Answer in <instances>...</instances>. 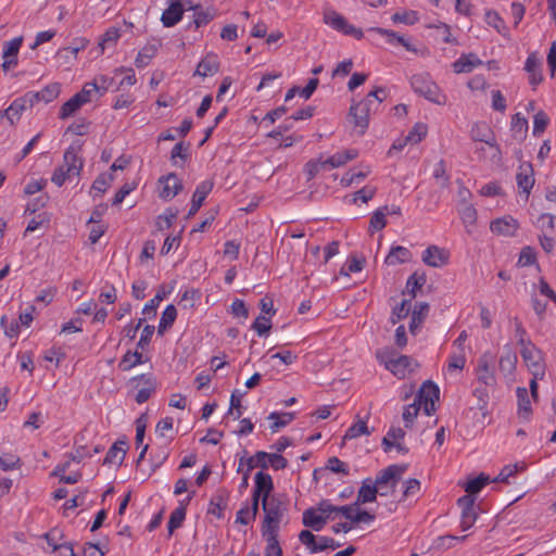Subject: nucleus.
<instances>
[{
    "label": "nucleus",
    "instance_id": "obj_43",
    "mask_svg": "<svg viewBox=\"0 0 556 556\" xmlns=\"http://www.w3.org/2000/svg\"><path fill=\"white\" fill-rule=\"evenodd\" d=\"M535 264H538V262H536V252H535L534 248H532L530 245L523 247L520 251L517 265L520 267H529V266H532ZM536 266H538V269L540 270V266L539 265H536Z\"/></svg>",
    "mask_w": 556,
    "mask_h": 556
},
{
    "label": "nucleus",
    "instance_id": "obj_17",
    "mask_svg": "<svg viewBox=\"0 0 556 556\" xmlns=\"http://www.w3.org/2000/svg\"><path fill=\"white\" fill-rule=\"evenodd\" d=\"M213 186H214V184L212 180H204L197 187V189L192 195V201H191L190 210L188 212V217H191L198 213V211L202 206L205 198L212 191Z\"/></svg>",
    "mask_w": 556,
    "mask_h": 556
},
{
    "label": "nucleus",
    "instance_id": "obj_49",
    "mask_svg": "<svg viewBox=\"0 0 556 556\" xmlns=\"http://www.w3.org/2000/svg\"><path fill=\"white\" fill-rule=\"evenodd\" d=\"M410 311V299H405L392 311L390 321L395 325L400 320L406 318Z\"/></svg>",
    "mask_w": 556,
    "mask_h": 556
},
{
    "label": "nucleus",
    "instance_id": "obj_25",
    "mask_svg": "<svg viewBox=\"0 0 556 556\" xmlns=\"http://www.w3.org/2000/svg\"><path fill=\"white\" fill-rule=\"evenodd\" d=\"M43 536H45L48 545L51 546L53 551H66L70 553V556H78L74 552L72 543H70V542L61 543V544L58 543V541L63 536L62 532L58 528L51 529Z\"/></svg>",
    "mask_w": 556,
    "mask_h": 556
},
{
    "label": "nucleus",
    "instance_id": "obj_29",
    "mask_svg": "<svg viewBox=\"0 0 556 556\" xmlns=\"http://www.w3.org/2000/svg\"><path fill=\"white\" fill-rule=\"evenodd\" d=\"M26 109H30V106L23 97H20L15 99L7 110H4V114L10 124L14 125Z\"/></svg>",
    "mask_w": 556,
    "mask_h": 556
},
{
    "label": "nucleus",
    "instance_id": "obj_20",
    "mask_svg": "<svg viewBox=\"0 0 556 556\" xmlns=\"http://www.w3.org/2000/svg\"><path fill=\"white\" fill-rule=\"evenodd\" d=\"M518 187L527 194L530 193L534 185L533 167L530 163H521L516 176Z\"/></svg>",
    "mask_w": 556,
    "mask_h": 556
},
{
    "label": "nucleus",
    "instance_id": "obj_47",
    "mask_svg": "<svg viewBox=\"0 0 556 556\" xmlns=\"http://www.w3.org/2000/svg\"><path fill=\"white\" fill-rule=\"evenodd\" d=\"M428 127L424 123H416L408 135L405 137V142L416 144L420 142L427 135Z\"/></svg>",
    "mask_w": 556,
    "mask_h": 556
},
{
    "label": "nucleus",
    "instance_id": "obj_62",
    "mask_svg": "<svg viewBox=\"0 0 556 556\" xmlns=\"http://www.w3.org/2000/svg\"><path fill=\"white\" fill-rule=\"evenodd\" d=\"M326 168H327V166H326V163L324 160H321V159L309 160L305 164V173L307 175V179L308 180L313 179L319 173L320 169H326Z\"/></svg>",
    "mask_w": 556,
    "mask_h": 556
},
{
    "label": "nucleus",
    "instance_id": "obj_41",
    "mask_svg": "<svg viewBox=\"0 0 556 556\" xmlns=\"http://www.w3.org/2000/svg\"><path fill=\"white\" fill-rule=\"evenodd\" d=\"M511 131L518 140H522L528 131V121L520 113H516L511 117Z\"/></svg>",
    "mask_w": 556,
    "mask_h": 556
},
{
    "label": "nucleus",
    "instance_id": "obj_64",
    "mask_svg": "<svg viewBox=\"0 0 556 556\" xmlns=\"http://www.w3.org/2000/svg\"><path fill=\"white\" fill-rule=\"evenodd\" d=\"M112 181H113V176L111 174L110 175L101 174L94 179V181L92 184V189L94 191L99 192L100 194H102L106 191V189L110 187Z\"/></svg>",
    "mask_w": 556,
    "mask_h": 556
},
{
    "label": "nucleus",
    "instance_id": "obj_14",
    "mask_svg": "<svg viewBox=\"0 0 556 556\" xmlns=\"http://www.w3.org/2000/svg\"><path fill=\"white\" fill-rule=\"evenodd\" d=\"M450 254L438 245H429L422 253V262L431 267H441L448 262Z\"/></svg>",
    "mask_w": 556,
    "mask_h": 556
},
{
    "label": "nucleus",
    "instance_id": "obj_45",
    "mask_svg": "<svg viewBox=\"0 0 556 556\" xmlns=\"http://www.w3.org/2000/svg\"><path fill=\"white\" fill-rule=\"evenodd\" d=\"M426 275L425 274H412L406 281V291L410 296V300L416 298L417 290L420 289L426 283Z\"/></svg>",
    "mask_w": 556,
    "mask_h": 556
},
{
    "label": "nucleus",
    "instance_id": "obj_28",
    "mask_svg": "<svg viewBox=\"0 0 556 556\" xmlns=\"http://www.w3.org/2000/svg\"><path fill=\"white\" fill-rule=\"evenodd\" d=\"M412 258L410 251L402 245L392 247L384 263L388 266H395L408 262Z\"/></svg>",
    "mask_w": 556,
    "mask_h": 556
},
{
    "label": "nucleus",
    "instance_id": "obj_12",
    "mask_svg": "<svg viewBox=\"0 0 556 556\" xmlns=\"http://www.w3.org/2000/svg\"><path fill=\"white\" fill-rule=\"evenodd\" d=\"M490 229L493 233L504 237H514L519 229V223L510 215L496 218L491 222Z\"/></svg>",
    "mask_w": 556,
    "mask_h": 556
},
{
    "label": "nucleus",
    "instance_id": "obj_18",
    "mask_svg": "<svg viewBox=\"0 0 556 556\" xmlns=\"http://www.w3.org/2000/svg\"><path fill=\"white\" fill-rule=\"evenodd\" d=\"M161 46L162 43L159 39H153L149 41L138 52V55L135 59V65L138 68L146 67L150 63V61L155 56Z\"/></svg>",
    "mask_w": 556,
    "mask_h": 556
},
{
    "label": "nucleus",
    "instance_id": "obj_36",
    "mask_svg": "<svg viewBox=\"0 0 556 556\" xmlns=\"http://www.w3.org/2000/svg\"><path fill=\"white\" fill-rule=\"evenodd\" d=\"M295 418V413H277L273 412L269 414L268 419L274 420L270 425L271 432L278 431L280 428L288 426Z\"/></svg>",
    "mask_w": 556,
    "mask_h": 556
},
{
    "label": "nucleus",
    "instance_id": "obj_61",
    "mask_svg": "<svg viewBox=\"0 0 556 556\" xmlns=\"http://www.w3.org/2000/svg\"><path fill=\"white\" fill-rule=\"evenodd\" d=\"M61 86L58 83H52L48 86H46L41 90V99L42 102L49 103L52 102L54 99H56L60 94Z\"/></svg>",
    "mask_w": 556,
    "mask_h": 556
},
{
    "label": "nucleus",
    "instance_id": "obj_53",
    "mask_svg": "<svg viewBox=\"0 0 556 556\" xmlns=\"http://www.w3.org/2000/svg\"><path fill=\"white\" fill-rule=\"evenodd\" d=\"M189 143H185L184 141H180L176 143L170 152V161L174 165H177V159H180L182 161H186L189 157Z\"/></svg>",
    "mask_w": 556,
    "mask_h": 556
},
{
    "label": "nucleus",
    "instance_id": "obj_3",
    "mask_svg": "<svg viewBox=\"0 0 556 556\" xmlns=\"http://www.w3.org/2000/svg\"><path fill=\"white\" fill-rule=\"evenodd\" d=\"M410 85L413 90L419 96L425 97L427 100L442 105L446 102V97L441 94L440 88L431 79L429 74H415L410 78Z\"/></svg>",
    "mask_w": 556,
    "mask_h": 556
},
{
    "label": "nucleus",
    "instance_id": "obj_39",
    "mask_svg": "<svg viewBox=\"0 0 556 556\" xmlns=\"http://www.w3.org/2000/svg\"><path fill=\"white\" fill-rule=\"evenodd\" d=\"M191 10L194 11L193 23L195 28H200L201 26L208 24L215 17L214 10H203L200 5L191 7Z\"/></svg>",
    "mask_w": 556,
    "mask_h": 556
},
{
    "label": "nucleus",
    "instance_id": "obj_60",
    "mask_svg": "<svg viewBox=\"0 0 556 556\" xmlns=\"http://www.w3.org/2000/svg\"><path fill=\"white\" fill-rule=\"evenodd\" d=\"M270 328H271L270 319L263 315H260L258 317H256V319L254 320V323L252 325V329H254L260 337L267 336Z\"/></svg>",
    "mask_w": 556,
    "mask_h": 556
},
{
    "label": "nucleus",
    "instance_id": "obj_35",
    "mask_svg": "<svg viewBox=\"0 0 556 556\" xmlns=\"http://www.w3.org/2000/svg\"><path fill=\"white\" fill-rule=\"evenodd\" d=\"M177 317V309L173 304L165 307L160 324L157 327V333L162 336L168 328H170Z\"/></svg>",
    "mask_w": 556,
    "mask_h": 556
},
{
    "label": "nucleus",
    "instance_id": "obj_48",
    "mask_svg": "<svg viewBox=\"0 0 556 556\" xmlns=\"http://www.w3.org/2000/svg\"><path fill=\"white\" fill-rule=\"evenodd\" d=\"M267 456H268V453L258 451L255 453L254 456L248 457L247 458L248 471H252L255 467H260L262 469H267L268 468Z\"/></svg>",
    "mask_w": 556,
    "mask_h": 556
},
{
    "label": "nucleus",
    "instance_id": "obj_24",
    "mask_svg": "<svg viewBox=\"0 0 556 556\" xmlns=\"http://www.w3.org/2000/svg\"><path fill=\"white\" fill-rule=\"evenodd\" d=\"M482 64V61L475 54H462L459 59H457L453 63V70L455 73H470L475 67Z\"/></svg>",
    "mask_w": 556,
    "mask_h": 556
},
{
    "label": "nucleus",
    "instance_id": "obj_9",
    "mask_svg": "<svg viewBox=\"0 0 556 556\" xmlns=\"http://www.w3.org/2000/svg\"><path fill=\"white\" fill-rule=\"evenodd\" d=\"M520 354L527 367L530 369L534 377L544 375V365L542 362L541 352L530 340H528L527 345L521 348Z\"/></svg>",
    "mask_w": 556,
    "mask_h": 556
},
{
    "label": "nucleus",
    "instance_id": "obj_23",
    "mask_svg": "<svg viewBox=\"0 0 556 556\" xmlns=\"http://www.w3.org/2000/svg\"><path fill=\"white\" fill-rule=\"evenodd\" d=\"M192 495H189L186 501H181L179 506L170 514L167 523L168 534L172 535L174 531L181 527L187 513V505L191 501Z\"/></svg>",
    "mask_w": 556,
    "mask_h": 556
},
{
    "label": "nucleus",
    "instance_id": "obj_37",
    "mask_svg": "<svg viewBox=\"0 0 556 556\" xmlns=\"http://www.w3.org/2000/svg\"><path fill=\"white\" fill-rule=\"evenodd\" d=\"M323 514L341 513L346 519L352 518L353 505L334 506L329 501L323 500L317 508Z\"/></svg>",
    "mask_w": 556,
    "mask_h": 556
},
{
    "label": "nucleus",
    "instance_id": "obj_22",
    "mask_svg": "<svg viewBox=\"0 0 556 556\" xmlns=\"http://www.w3.org/2000/svg\"><path fill=\"white\" fill-rule=\"evenodd\" d=\"M470 136L473 141L484 142L490 147H494L498 150L495 136L493 131L485 124H476L470 130Z\"/></svg>",
    "mask_w": 556,
    "mask_h": 556
},
{
    "label": "nucleus",
    "instance_id": "obj_58",
    "mask_svg": "<svg viewBox=\"0 0 556 556\" xmlns=\"http://www.w3.org/2000/svg\"><path fill=\"white\" fill-rule=\"evenodd\" d=\"M178 211L173 208H167L164 214L160 215L156 220V226L160 230L164 228H169L173 222L177 218Z\"/></svg>",
    "mask_w": 556,
    "mask_h": 556
},
{
    "label": "nucleus",
    "instance_id": "obj_2",
    "mask_svg": "<svg viewBox=\"0 0 556 556\" xmlns=\"http://www.w3.org/2000/svg\"><path fill=\"white\" fill-rule=\"evenodd\" d=\"M79 146H70L63 155V164L56 167L52 174L51 181L61 187L66 179L78 176L83 169V161L78 157Z\"/></svg>",
    "mask_w": 556,
    "mask_h": 556
},
{
    "label": "nucleus",
    "instance_id": "obj_4",
    "mask_svg": "<svg viewBox=\"0 0 556 556\" xmlns=\"http://www.w3.org/2000/svg\"><path fill=\"white\" fill-rule=\"evenodd\" d=\"M263 510L265 518L262 525V533L264 536L274 535L277 538L279 523L281 522L283 511L281 503L275 497L263 498Z\"/></svg>",
    "mask_w": 556,
    "mask_h": 556
},
{
    "label": "nucleus",
    "instance_id": "obj_27",
    "mask_svg": "<svg viewBox=\"0 0 556 556\" xmlns=\"http://www.w3.org/2000/svg\"><path fill=\"white\" fill-rule=\"evenodd\" d=\"M219 70V62L216 54H207L201 62L198 64L194 75H199L202 77H206L208 75H214Z\"/></svg>",
    "mask_w": 556,
    "mask_h": 556
},
{
    "label": "nucleus",
    "instance_id": "obj_31",
    "mask_svg": "<svg viewBox=\"0 0 556 556\" xmlns=\"http://www.w3.org/2000/svg\"><path fill=\"white\" fill-rule=\"evenodd\" d=\"M429 312V304L426 302L416 303L412 313V319L409 323V331L415 333L416 329L420 327L425 317Z\"/></svg>",
    "mask_w": 556,
    "mask_h": 556
},
{
    "label": "nucleus",
    "instance_id": "obj_51",
    "mask_svg": "<svg viewBox=\"0 0 556 556\" xmlns=\"http://www.w3.org/2000/svg\"><path fill=\"white\" fill-rule=\"evenodd\" d=\"M516 363L517 355L510 349H507L506 353L500 357L498 366L501 370L510 374L515 369Z\"/></svg>",
    "mask_w": 556,
    "mask_h": 556
},
{
    "label": "nucleus",
    "instance_id": "obj_44",
    "mask_svg": "<svg viewBox=\"0 0 556 556\" xmlns=\"http://www.w3.org/2000/svg\"><path fill=\"white\" fill-rule=\"evenodd\" d=\"M371 431L368 429L366 421L358 419L355 424L348 428L343 437V440H352L363 434L369 435Z\"/></svg>",
    "mask_w": 556,
    "mask_h": 556
},
{
    "label": "nucleus",
    "instance_id": "obj_8",
    "mask_svg": "<svg viewBox=\"0 0 556 556\" xmlns=\"http://www.w3.org/2000/svg\"><path fill=\"white\" fill-rule=\"evenodd\" d=\"M494 359L495 357L491 352L483 353L478 359L476 376L478 381L486 387H493L496 384V377L493 368Z\"/></svg>",
    "mask_w": 556,
    "mask_h": 556
},
{
    "label": "nucleus",
    "instance_id": "obj_13",
    "mask_svg": "<svg viewBox=\"0 0 556 556\" xmlns=\"http://www.w3.org/2000/svg\"><path fill=\"white\" fill-rule=\"evenodd\" d=\"M159 184L162 186L160 197L164 200L173 199L182 190V182L175 173L162 176Z\"/></svg>",
    "mask_w": 556,
    "mask_h": 556
},
{
    "label": "nucleus",
    "instance_id": "obj_10",
    "mask_svg": "<svg viewBox=\"0 0 556 556\" xmlns=\"http://www.w3.org/2000/svg\"><path fill=\"white\" fill-rule=\"evenodd\" d=\"M475 502L476 497L471 495H463L457 500V505L462 509L460 529L463 531L470 529L478 518Z\"/></svg>",
    "mask_w": 556,
    "mask_h": 556
},
{
    "label": "nucleus",
    "instance_id": "obj_38",
    "mask_svg": "<svg viewBox=\"0 0 556 556\" xmlns=\"http://www.w3.org/2000/svg\"><path fill=\"white\" fill-rule=\"evenodd\" d=\"M516 393L518 399V413L523 418H528L532 412L528 390L523 387H518Z\"/></svg>",
    "mask_w": 556,
    "mask_h": 556
},
{
    "label": "nucleus",
    "instance_id": "obj_5",
    "mask_svg": "<svg viewBox=\"0 0 556 556\" xmlns=\"http://www.w3.org/2000/svg\"><path fill=\"white\" fill-rule=\"evenodd\" d=\"M440 390L435 383L430 380L425 381L417 392L414 402L424 408L427 416L435 412V402L439 401Z\"/></svg>",
    "mask_w": 556,
    "mask_h": 556
},
{
    "label": "nucleus",
    "instance_id": "obj_42",
    "mask_svg": "<svg viewBox=\"0 0 556 556\" xmlns=\"http://www.w3.org/2000/svg\"><path fill=\"white\" fill-rule=\"evenodd\" d=\"M143 356L142 353H140L138 350L135 352L128 351L121 359L118 367L126 371L131 369L132 367L142 364Z\"/></svg>",
    "mask_w": 556,
    "mask_h": 556
},
{
    "label": "nucleus",
    "instance_id": "obj_56",
    "mask_svg": "<svg viewBox=\"0 0 556 556\" xmlns=\"http://www.w3.org/2000/svg\"><path fill=\"white\" fill-rule=\"evenodd\" d=\"M549 118L543 111H539L533 117V135L540 136L546 129Z\"/></svg>",
    "mask_w": 556,
    "mask_h": 556
},
{
    "label": "nucleus",
    "instance_id": "obj_15",
    "mask_svg": "<svg viewBox=\"0 0 556 556\" xmlns=\"http://www.w3.org/2000/svg\"><path fill=\"white\" fill-rule=\"evenodd\" d=\"M21 46H22L21 37L14 38L4 43L3 53H2L3 63L1 65L3 71L7 72L17 65V53L20 51Z\"/></svg>",
    "mask_w": 556,
    "mask_h": 556
},
{
    "label": "nucleus",
    "instance_id": "obj_63",
    "mask_svg": "<svg viewBox=\"0 0 556 556\" xmlns=\"http://www.w3.org/2000/svg\"><path fill=\"white\" fill-rule=\"evenodd\" d=\"M460 218L466 226H472L477 222V211L471 204H466L460 211Z\"/></svg>",
    "mask_w": 556,
    "mask_h": 556
},
{
    "label": "nucleus",
    "instance_id": "obj_1",
    "mask_svg": "<svg viewBox=\"0 0 556 556\" xmlns=\"http://www.w3.org/2000/svg\"><path fill=\"white\" fill-rule=\"evenodd\" d=\"M407 469V464L390 465L377 473L372 484L368 483L370 482L369 479L363 481V484L357 494V501L353 504V506L375 502L378 494L380 496H389L390 492L383 491V485L390 484L392 490H394L397 483L401 481L403 473H405Z\"/></svg>",
    "mask_w": 556,
    "mask_h": 556
},
{
    "label": "nucleus",
    "instance_id": "obj_54",
    "mask_svg": "<svg viewBox=\"0 0 556 556\" xmlns=\"http://www.w3.org/2000/svg\"><path fill=\"white\" fill-rule=\"evenodd\" d=\"M22 465L21 458L14 454H2L0 456V468L3 471L13 470L20 468Z\"/></svg>",
    "mask_w": 556,
    "mask_h": 556
},
{
    "label": "nucleus",
    "instance_id": "obj_11",
    "mask_svg": "<svg viewBox=\"0 0 556 556\" xmlns=\"http://www.w3.org/2000/svg\"><path fill=\"white\" fill-rule=\"evenodd\" d=\"M130 381L138 389L135 396L138 404L147 402L156 390V379L152 375H140L134 377Z\"/></svg>",
    "mask_w": 556,
    "mask_h": 556
},
{
    "label": "nucleus",
    "instance_id": "obj_16",
    "mask_svg": "<svg viewBox=\"0 0 556 556\" xmlns=\"http://www.w3.org/2000/svg\"><path fill=\"white\" fill-rule=\"evenodd\" d=\"M185 12V4L180 1L168 2V7L164 10L161 22L164 27L175 26L181 18Z\"/></svg>",
    "mask_w": 556,
    "mask_h": 556
},
{
    "label": "nucleus",
    "instance_id": "obj_6",
    "mask_svg": "<svg viewBox=\"0 0 556 556\" xmlns=\"http://www.w3.org/2000/svg\"><path fill=\"white\" fill-rule=\"evenodd\" d=\"M374 100L365 98L357 103H353L349 111V117L355 127L361 128V134H364L369 125V115L374 111Z\"/></svg>",
    "mask_w": 556,
    "mask_h": 556
},
{
    "label": "nucleus",
    "instance_id": "obj_50",
    "mask_svg": "<svg viewBox=\"0 0 556 556\" xmlns=\"http://www.w3.org/2000/svg\"><path fill=\"white\" fill-rule=\"evenodd\" d=\"M421 484L418 479L410 478L404 482V490L400 502H404L410 497L418 495L420 492Z\"/></svg>",
    "mask_w": 556,
    "mask_h": 556
},
{
    "label": "nucleus",
    "instance_id": "obj_34",
    "mask_svg": "<svg viewBox=\"0 0 556 556\" xmlns=\"http://www.w3.org/2000/svg\"><path fill=\"white\" fill-rule=\"evenodd\" d=\"M256 489L263 492V498H269L270 493L274 490V482L270 475L263 471H258L254 477Z\"/></svg>",
    "mask_w": 556,
    "mask_h": 556
},
{
    "label": "nucleus",
    "instance_id": "obj_21",
    "mask_svg": "<svg viewBox=\"0 0 556 556\" xmlns=\"http://www.w3.org/2000/svg\"><path fill=\"white\" fill-rule=\"evenodd\" d=\"M126 452H127V440L126 439L117 440L109 448L103 463L121 466L125 459Z\"/></svg>",
    "mask_w": 556,
    "mask_h": 556
},
{
    "label": "nucleus",
    "instance_id": "obj_40",
    "mask_svg": "<svg viewBox=\"0 0 556 556\" xmlns=\"http://www.w3.org/2000/svg\"><path fill=\"white\" fill-rule=\"evenodd\" d=\"M84 105V100L80 99V96L74 94L71 99H68L60 109V118L65 119L72 116L76 111Z\"/></svg>",
    "mask_w": 556,
    "mask_h": 556
},
{
    "label": "nucleus",
    "instance_id": "obj_55",
    "mask_svg": "<svg viewBox=\"0 0 556 556\" xmlns=\"http://www.w3.org/2000/svg\"><path fill=\"white\" fill-rule=\"evenodd\" d=\"M420 410V406L417 405V403L413 402L412 404L404 407L403 410V420L405 428H412L415 418L417 417L418 413Z\"/></svg>",
    "mask_w": 556,
    "mask_h": 556
},
{
    "label": "nucleus",
    "instance_id": "obj_7",
    "mask_svg": "<svg viewBox=\"0 0 556 556\" xmlns=\"http://www.w3.org/2000/svg\"><path fill=\"white\" fill-rule=\"evenodd\" d=\"M324 23L332 27L333 29L344 34L352 36L356 39H362L364 34L361 28H356L355 26L349 24L346 18L336 12L334 10H327L324 13Z\"/></svg>",
    "mask_w": 556,
    "mask_h": 556
},
{
    "label": "nucleus",
    "instance_id": "obj_33",
    "mask_svg": "<svg viewBox=\"0 0 556 556\" xmlns=\"http://www.w3.org/2000/svg\"><path fill=\"white\" fill-rule=\"evenodd\" d=\"M371 31H375L381 36H386L388 39V42L391 45L397 43L403 46L407 51H415L414 48L409 45V42L403 37L397 35L395 31L391 29H386L381 27H374L370 29Z\"/></svg>",
    "mask_w": 556,
    "mask_h": 556
},
{
    "label": "nucleus",
    "instance_id": "obj_59",
    "mask_svg": "<svg viewBox=\"0 0 556 556\" xmlns=\"http://www.w3.org/2000/svg\"><path fill=\"white\" fill-rule=\"evenodd\" d=\"M383 210L388 211V206H384L383 208H379L372 214V216L370 218V223H369V227L371 229L381 230L386 227L387 219H386V213L383 212Z\"/></svg>",
    "mask_w": 556,
    "mask_h": 556
},
{
    "label": "nucleus",
    "instance_id": "obj_19",
    "mask_svg": "<svg viewBox=\"0 0 556 556\" xmlns=\"http://www.w3.org/2000/svg\"><path fill=\"white\" fill-rule=\"evenodd\" d=\"M525 70L529 74L530 85L535 89L543 80L541 60L535 55V53L529 54L526 60Z\"/></svg>",
    "mask_w": 556,
    "mask_h": 556
},
{
    "label": "nucleus",
    "instance_id": "obj_32",
    "mask_svg": "<svg viewBox=\"0 0 556 556\" xmlns=\"http://www.w3.org/2000/svg\"><path fill=\"white\" fill-rule=\"evenodd\" d=\"M410 357L401 355L395 359H390L387 367L396 376L404 377L410 370Z\"/></svg>",
    "mask_w": 556,
    "mask_h": 556
},
{
    "label": "nucleus",
    "instance_id": "obj_26",
    "mask_svg": "<svg viewBox=\"0 0 556 556\" xmlns=\"http://www.w3.org/2000/svg\"><path fill=\"white\" fill-rule=\"evenodd\" d=\"M358 156V151L355 149H348L341 152H337L330 157L324 160L327 168H337L343 166L349 161H352Z\"/></svg>",
    "mask_w": 556,
    "mask_h": 556
},
{
    "label": "nucleus",
    "instance_id": "obj_30",
    "mask_svg": "<svg viewBox=\"0 0 556 556\" xmlns=\"http://www.w3.org/2000/svg\"><path fill=\"white\" fill-rule=\"evenodd\" d=\"M302 522L305 527L320 531L327 522V517L317 515L314 508H308L303 513Z\"/></svg>",
    "mask_w": 556,
    "mask_h": 556
},
{
    "label": "nucleus",
    "instance_id": "obj_46",
    "mask_svg": "<svg viewBox=\"0 0 556 556\" xmlns=\"http://www.w3.org/2000/svg\"><path fill=\"white\" fill-rule=\"evenodd\" d=\"M489 482L490 477L484 473H480L477 478L469 480L465 484V491L467 492L466 495L475 496V494H478Z\"/></svg>",
    "mask_w": 556,
    "mask_h": 556
},
{
    "label": "nucleus",
    "instance_id": "obj_57",
    "mask_svg": "<svg viewBox=\"0 0 556 556\" xmlns=\"http://www.w3.org/2000/svg\"><path fill=\"white\" fill-rule=\"evenodd\" d=\"M526 469V466L525 465H521L519 466L518 464H514V465H507L505 466L501 472L498 473V476L493 480L494 482H504V483H508V478L509 477H513L517 471L519 470H525Z\"/></svg>",
    "mask_w": 556,
    "mask_h": 556
},
{
    "label": "nucleus",
    "instance_id": "obj_52",
    "mask_svg": "<svg viewBox=\"0 0 556 556\" xmlns=\"http://www.w3.org/2000/svg\"><path fill=\"white\" fill-rule=\"evenodd\" d=\"M391 20L394 23H403L406 25H414L418 22V14L416 11L409 10V11H403V12H395Z\"/></svg>",
    "mask_w": 556,
    "mask_h": 556
}]
</instances>
